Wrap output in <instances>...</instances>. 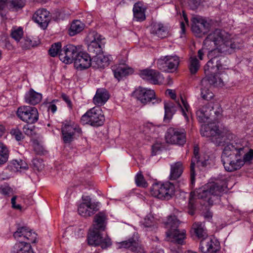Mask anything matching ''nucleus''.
Here are the masks:
<instances>
[{
	"mask_svg": "<svg viewBox=\"0 0 253 253\" xmlns=\"http://www.w3.org/2000/svg\"><path fill=\"white\" fill-rule=\"evenodd\" d=\"M242 40L224 30L216 29L211 31L204 41V46L209 50L211 59L204 67L205 74L222 72L228 69L229 61L222 54L230 53L231 49H239L242 45Z\"/></svg>",
	"mask_w": 253,
	"mask_h": 253,
	"instance_id": "nucleus-1",
	"label": "nucleus"
},
{
	"mask_svg": "<svg viewBox=\"0 0 253 253\" xmlns=\"http://www.w3.org/2000/svg\"><path fill=\"white\" fill-rule=\"evenodd\" d=\"M201 134L203 136L210 137L211 141L217 146L225 147L221 155V161L225 169L227 171L233 172L240 169L243 166V161L241 160V155L243 154V147L240 144H236L232 140L234 135L225 127L218 126H211L209 125H202Z\"/></svg>",
	"mask_w": 253,
	"mask_h": 253,
	"instance_id": "nucleus-2",
	"label": "nucleus"
},
{
	"mask_svg": "<svg viewBox=\"0 0 253 253\" xmlns=\"http://www.w3.org/2000/svg\"><path fill=\"white\" fill-rule=\"evenodd\" d=\"M227 177L220 175L215 182L208 183L197 190L191 192L189 201V213L194 214V200L195 198L204 199L210 205H212L214 201L218 199V196L227 188Z\"/></svg>",
	"mask_w": 253,
	"mask_h": 253,
	"instance_id": "nucleus-3",
	"label": "nucleus"
},
{
	"mask_svg": "<svg viewBox=\"0 0 253 253\" xmlns=\"http://www.w3.org/2000/svg\"><path fill=\"white\" fill-rule=\"evenodd\" d=\"M107 224V215L100 212L94 217L92 228L90 229L87 240L89 245L100 246L102 249H106L111 245V239L108 237H103L101 232L104 231Z\"/></svg>",
	"mask_w": 253,
	"mask_h": 253,
	"instance_id": "nucleus-4",
	"label": "nucleus"
},
{
	"mask_svg": "<svg viewBox=\"0 0 253 253\" xmlns=\"http://www.w3.org/2000/svg\"><path fill=\"white\" fill-rule=\"evenodd\" d=\"M166 228L169 229L167 232V239L170 242H176L182 244L186 237L185 231L177 229L179 220L175 216H169L165 222Z\"/></svg>",
	"mask_w": 253,
	"mask_h": 253,
	"instance_id": "nucleus-5",
	"label": "nucleus"
},
{
	"mask_svg": "<svg viewBox=\"0 0 253 253\" xmlns=\"http://www.w3.org/2000/svg\"><path fill=\"white\" fill-rule=\"evenodd\" d=\"M174 185L169 182L163 184L154 183L150 188L152 196L160 199H169L174 195Z\"/></svg>",
	"mask_w": 253,
	"mask_h": 253,
	"instance_id": "nucleus-6",
	"label": "nucleus"
},
{
	"mask_svg": "<svg viewBox=\"0 0 253 253\" xmlns=\"http://www.w3.org/2000/svg\"><path fill=\"white\" fill-rule=\"evenodd\" d=\"M104 121L102 111L99 107H94L90 109L81 118V122L83 124H89L92 126H100L103 125Z\"/></svg>",
	"mask_w": 253,
	"mask_h": 253,
	"instance_id": "nucleus-7",
	"label": "nucleus"
},
{
	"mask_svg": "<svg viewBox=\"0 0 253 253\" xmlns=\"http://www.w3.org/2000/svg\"><path fill=\"white\" fill-rule=\"evenodd\" d=\"M167 143L172 145H183L186 141V132L184 129L169 127L165 134Z\"/></svg>",
	"mask_w": 253,
	"mask_h": 253,
	"instance_id": "nucleus-8",
	"label": "nucleus"
},
{
	"mask_svg": "<svg viewBox=\"0 0 253 253\" xmlns=\"http://www.w3.org/2000/svg\"><path fill=\"white\" fill-rule=\"evenodd\" d=\"M62 139L64 143H70L74 139L76 133H81L82 130L79 125L72 121H65L61 128Z\"/></svg>",
	"mask_w": 253,
	"mask_h": 253,
	"instance_id": "nucleus-9",
	"label": "nucleus"
},
{
	"mask_svg": "<svg viewBox=\"0 0 253 253\" xmlns=\"http://www.w3.org/2000/svg\"><path fill=\"white\" fill-rule=\"evenodd\" d=\"M179 62V58L177 56L167 55L158 59L157 66L163 71L173 72L177 69Z\"/></svg>",
	"mask_w": 253,
	"mask_h": 253,
	"instance_id": "nucleus-10",
	"label": "nucleus"
},
{
	"mask_svg": "<svg viewBox=\"0 0 253 253\" xmlns=\"http://www.w3.org/2000/svg\"><path fill=\"white\" fill-rule=\"evenodd\" d=\"M18 118L27 123L34 124L39 119V113L36 108L30 106L19 107L17 111Z\"/></svg>",
	"mask_w": 253,
	"mask_h": 253,
	"instance_id": "nucleus-11",
	"label": "nucleus"
},
{
	"mask_svg": "<svg viewBox=\"0 0 253 253\" xmlns=\"http://www.w3.org/2000/svg\"><path fill=\"white\" fill-rule=\"evenodd\" d=\"M81 49V46L68 44L64 46L59 54L60 60L66 64L71 63Z\"/></svg>",
	"mask_w": 253,
	"mask_h": 253,
	"instance_id": "nucleus-12",
	"label": "nucleus"
},
{
	"mask_svg": "<svg viewBox=\"0 0 253 253\" xmlns=\"http://www.w3.org/2000/svg\"><path fill=\"white\" fill-rule=\"evenodd\" d=\"M192 22V31L197 37H201L203 36L210 29V23L201 17L195 16L193 17Z\"/></svg>",
	"mask_w": 253,
	"mask_h": 253,
	"instance_id": "nucleus-13",
	"label": "nucleus"
},
{
	"mask_svg": "<svg viewBox=\"0 0 253 253\" xmlns=\"http://www.w3.org/2000/svg\"><path fill=\"white\" fill-rule=\"evenodd\" d=\"M136 97L143 104H146L151 101L153 104L161 101L155 98V93L153 90L139 87L134 92Z\"/></svg>",
	"mask_w": 253,
	"mask_h": 253,
	"instance_id": "nucleus-14",
	"label": "nucleus"
},
{
	"mask_svg": "<svg viewBox=\"0 0 253 253\" xmlns=\"http://www.w3.org/2000/svg\"><path fill=\"white\" fill-rule=\"evenodd\" d=\"M167 95H168L172 99L175 101L178 105L180 107L182 115L187 120L188 116L191 114L190 107L185 98L181 95L180 96V99H176V96L175 91L172 89H167L166 91Z\"/></svg>",
	"mask_w": 253,
	"mask_h": 253,
	"instance_id": "nucleus-15",
	"label": "nucleus"
},
{
	"mask_svg": "<svg viewBox=\"0 0 253 253\" xmlns=\"http://www.w3.org/2000/svg\"><path fill=\"white\" fill-rule=\"evenodd\" d=\"M33 20L43 29L47 28L50 20V12L44 8H40L33 15Z\"/></svg>",
	"mask_w": 253,
	"mask_h": 253,
	"instance_id": "nucleus-16",
	"label": "nucleus"
},
{
	"mask_svg": "<svg viewBox=\"0 0 253 253\" xmlns=\"http://www.w3.org/2000/svg\"><path fill=\"white\" fill-rule=\"evenodd\" d=\"M83 201L78 208L79 213L83 216H90L97 211V205L89 197H85Z\"/></svg>",
	"mask_w": 253,
	"mask_h": 253,
	"instance_id": "nucleus-17",
	"label": "nucleus"
},
{
	"mask_svg": "<svg viewBox=\"0 0 253 253\" xmlns=\"http://www.w3.org/2000/svg\"><path fill=\"white\" fill-rule=\"evenodd\" d=\"M139 75L143 80L154 84H161L164 81L163 75L155 70L146 69L141 71Z\"/></svg>",
	"mask_w": 253,
	"mask_h": 253,
	"instance_id": "nucleus-18",
	"label": "nucleus"
},
{
	"mask_svg": "<svg viewBox=\"0 0 253 253\" xmlns=\"http://www.w3.org/2000/svg\"><path fill=\"white\" fill-rule=\"evenodd\" d=\"M14 237L17 240L22 241V239L26 241L27 243H34L37 239V234L32 230L26 227H21L14 232Z\"/></svg>",
	"mask_w": 253,
	"mask_h": 253,
	"instance_id": "nucleus-19",
	"label": "nucleus"
},
{
	"mask_svg": "<svg viewBox=\"0 0 253 253\" xmlns=\"http://www.w3.org/2000/svg\"><path fill=\"white\" fill-rule=\"evenodd\" d=\"M116 248L118 249H128L134 253H145L143 248L137 239L131 238L127 240L117 243Z\"/></svg>",
	"mask_w": 253,
	"mask_h": 253,
	"instance_id": "nucleus-20",
	"label": "nucleus"
},
{
	"mask_svg": "<svg viewBox=\"0 0 253 253\" xmlns=\"http://www.w3.org/2000/svg\"><path fill=\"white\" fill-rule=\"evenodd\" d=\"M25 5V0H0V15L3 17L8 9H16L23 7Z\"/></svg>",
	"mask_w": 253,
	"mask_h": 253,
	"instance_id": "nucleus-21",
	"label": "nucleus"
},
{
	"mask_svg": "<svg viewBox=\"0 0 253 253\" xmlns=\"http://www.w3.org/2000/svg\"><path fill=\"white\" fill-rule=\"evenodd\" d=\"M75 67L79 70L89 68L91 64V60L88 53L81 51L78 53L74 61Z\"/></svg>",
	"mask_w": 253,
	"mask_h": 253,
	"instance_id": "nucleus-22",
	"label": "nucleus"
},
{
	"mask_svg": "<svg viewBox=\"0 0 253 253\" xmlns=\"http://www.w3.org/2000/svg\"><path fill=\"white\" fill-rule=\"evenodd\" d=\"M200 250L203 253H216L219 250V245L217 243H214L208 236L205 238L201 239Z\"/></svg>",
	"mask_w": 253,
	"mask_h": 253,
	"instance_id": "nucleus-23",
	"label": "nucleus"
},
{
	"mask_svg": "<svg viewBox=\"0 0 253 253\" xmlns=\"http://www.w3.org/2000/svg\"><path fill=\"white\" fill-rule=\"evenodd\" d=\"M209 75L205 74L206 77L204 78L202 81V85L208 86L209 84H212L214 86H222L224 85V83L221 77L218 75L220 74V72H211Z\"/></svg>",
	"mask_w": 253,
	"mask_h": 253,
	"instance_id": "nucleus-24",
	"label": "nucleus"
},
{
	"mask_svg": "<svg viewBox=\"0 0 253 253\" xmlns=\"http://www.w3.org/2000/svg\"><path fill=\"white\" fill-rule=\"evenodd\" d=\"M115 78L120 81L122 78L133 73V69L125 64H119L112 67Z\"/></svg>",
	"mask_w": 253,
	"mask_h": 253,
	"instance_id": "nucleus-25",
	"label": "nucleus"
},
{
	"mask_svg": "<svg viewBox=\"0 0 253 253\" xmlns=\"http://www.w3.org/2000/svg\"><path fill=\"white\" fill-rule=\"evenodd\" d=\"M110 95L106 89L98 88L93 98V102L96 105L102 106L107 101Z\"/></svg>",
	"mask_w": 253,
	"mask_h": 253,
	"instance_id": "nucleus-26",
	"label": "nucleus"
},
{
	"mask_svg": "<svg viewBox=\"0 0 253 253\" xmlns=\"http://www.w3.org/2000/svg\"><path fill=\"white\" fill-rule=\"evenodd\" d=\"M211 109L209 105H206L200 108L196 112V116L200 123H206L209 122L208 120L211 115Z\"/></svg>",
	"mask_w": 253,
	"mask_h": 253,
	"instance_id": "nucleus-27",
	"label": "nucleus"
},
{
	"mask_svg": "<svg viewBox=\"0 0 253 253\" xmlns=\"http://www.w3.org/2000/svg\"><path fill=\"white\" fill-rule=\"evenodd\" d=\"M42 98V94L35 91L33 89L30 90L25 95V102L28 104L33 105L40 103Z\"/></svg>",
	"mask_w": 253,
	"mask_h": 253,
	"instance_id": "nucleus-28",
	"label": "nucleus"
},
{
	"mask_svg": "<svg viewBox=\"0 0 253 253\" xmlns=\"http://www.w3.org/2000/svg\"><path fill=\"white\" fill-rule=\"evenodd\" d=\"M12 252L13 253H33L31 245L21 241H19L14 245Z\"/></svg>",
	"mask_w": 253,
	"mask_h": 253,
	"instance_id": "nucleus-29",
	"label": "nucleus"
},
{
	"mask_svg": "<svg viewBox=\"0 0 253 253\" xmlns=\"http://www.w3.org/2000/svg\"><path fill=\"white\" fill-rule=\"evenodd\" d=\"M183 170V166L180 162L171 165L170 179L175 180L179 178L182 173Z\"/></svg>",
	"mask_w": 253,
	"mask_h": 253,
	"instance_id": "nucleus-30",
	"label": "nucleus"
},
{
	"mask_svg": "<svg viewBox=\"0 0 253 253\" xmlns=\"http://www.w3.org/2000/svg\"><path fill=\"white\" fill-rule=\"evenodd\" d=\"M133 15L136 21H142L145 19V8L142 3L138 2L134 5Z\"/></svg>",
	"mask_w": 253,
	"mask_h": 253,
	"instance_id": "nucleus-31",
	"label": "nucleus"
},
{
	"mask_svg": "<svg viewBox=\"0 0 253 253\" xmlns=\"http://www.w3.org/2000/svg\"><path fill=\"white\" fill-rule=\"evenodd\" d=\"M160 127L152 123L146 124L143 127V132L146 137L156 138L159 133Z\"/></svg>",
	"mask_w": 253,
	"mask_h": 253,
	"instance_id": "nucleus-32",
	"label": "nucleus"
},
{
	"mask_svg": "<svg viewBox=\"0 0 253 253\" xmlns=\"http://www.w3.org/2000/svg\"><path fill=\"white\" fill-rule=\"evenodd\" d=\"M151 33L160 38H164L168 34L166 28L161 23H154L152 25Z\"/></svg>",
	"mask_w": 253,
	"mask_h": 253,
	"instance_id": "nucleus-33",
	"label": "nucleus"
},
{
	"mask_svg": "<svg viewBox=\"0 0 253 253\" xmlns=\"http://www.w3.org/2000/svg\"><path fill=\"white\" fill-rule=\"evenodd\" d=\"M192 231L200 239H202L208 237V234L205 228L204 225L202 223H194L192 226Z\"/></svg>",
	"mask_w": 253,
	"mask_h": 253,
	"instance_id": "nucleus-34",
	"label": "nucleus"
},
{
	"mask_svg": "<svg viewBox=\"0 0 253 253\" xmlns=\"http://www.w3.org/2000/svg\"><path fill=\"white\" fill-rule=\"evenodd\" d=\"M236 144H240L243 148V154L241 155V160L243 161L244 165L246 162H250L253 158V151L252 150L248 151V148L245 146L243 142L240 139L234 141Z\"/></svg>",
	"mask_w": 253,
	"mask_h": 253,
	"instance_id": "nucleus-35",
	"label": "nucleus"
},
{
	"mask_svg": "<svg viewBox=\"0 0 253 253\" xmlns=\"http://www.w3.org/2000/svg\"><path fill=\"white\" fill-rule=\"evenodd\" d=\"M84 25L80 20L74 21L69 30V34L71 36H74L75 35L80 33L83 30Z\"/></svg>",
	"mask_w": 253,
	"mask_h": 253,
	"instance_id": "nucleus-36",
	"label": "nucleus"
},
{
	"mask_svg": "<svg viewBox=\"0 0 253 253\" xmlns=\"http://www.w3.org/2000/svg\"><path fill=\"white\" fill-rule=\"evenodd\" d=\"M194 157L191 159V163L190 166V171H191V183L193 184L195 181V171L194 168L196 163H198L200 162L199 156V148L195 147L194 149Z\"/></svg>",
	"mask_w": 253,
	"mask_h": 253,
	"instance_id": "nucleus-37",
	"label": "nucleus"
},
{
	"mask_svg": "<svg viewBox=\"0 0 253 253\" xmlns=\"http://www.w3.org/2000/svg\"><path fill=\"white\" fill-rule=\"evenodd\" d=\"M104 38L99 34L95 31L90 32L88 33L86 38V44L92 43V42L103 43Z\"/></svg>",
	"mask_w": 253,
	"mask_h": 253,
	"instance_id": "nucleus-38",
	"label": "nucleus"
},
{
	"mask_svg": "<svg viewBox=\"0 0 253 253\" xmlns=\"http://www.w3.org/2000/svg\"><path fill=\"white\" fill-rule=\"evenodd\" d=\"M102 44L103 43L95 42L87 44L88 51L91 53L93 56H96L99 55L102 52Z\"/></svg>",
	"mask_w": 253,
	"mask_h": 253,
	"instance_id": "nucleus-39",
	"label": "nucleus"
},
{
	"mask_svg": "<svg viewBox=\"0 0 253 253\" xmlns=\"http://www.w3.org/2000/svg\"><path fill=\"white\" fill-rule=\"evenodd\" d=\"M9 152L7 146L0 142V166L5 164L8 160Z\"/></svg>",
	"mask_w": 253,
	"mask_h": 253,
	"instance_id": "nucleus-40",
	"label": "nucleus"
},
{
	"mask_svg": "<svg viewBox=\"0 0 253 253\" xmlns=\"http://www.w3.org/2000/svg\"><path fill=\"white\" fill-rule=\"evenodd\" d=\"M200 65L195 55H191L189 58V70L191 74H195L199 69Z\"/></svg>",
	"mask_w": 253,
	"mask_h": 253,
	"instance_id": "nucleus-41",
	"label": "nucleus"
},
{
	"mask_svg": "<svg viewBox=\"0 0 253 253\" xmlns=\"http://www.w3.org/2000/svg\"><path fill=\"white\" fill-rule=\"evenodd\" d=\"M98 57H95L94 58L95 64L99 68H104L109 64V58L108 56L99 55Z\"/></svg>",
	"mask_w": 253,
	"mask_h": 253,
	"instance_id": "nucleus-42",
	"label": "nucleus"
},
{
	"mask_svg": "<svg viewBox=\"0 0 253 253\" xmlns=\"http://www.w3.org/2000/svg\"><path fill=\"white\" fill-rule=\"evenodd\" d=\"M141 224L145 228H151L156 224L154 217L151 214L147 215L141 221Z\"/></svg>",
	"mask_w": 253,
	"mask_h": 253,
	"instance_id": "nucleus-43",
	"label": "nucleus"
},
{
	"mask_svg": "<svg viewBox=\"0 0 253 253\" xmlns=\"http://www.w3.org/2000/svg\"><path fill=\"white\" fill-rule=\"evenodd\" d=\"M12 164L14 167L17 170L19 169H28V165L27 163L22 160H16L12 161Z\"/></svg>",
	"mask_w": 253,
	"mask_h": 253,
	"instance_id": "nucleus-44",
	"label": "nucleus"
},
{
	"mask_svg": "<svg viewBox=\"0 0 253 253\" xmlns=\"http://www.w3.org/2000/svg\"><path fill=\"white\" fill-rule=\"evenodd\" d=\"M23 35V30L21 27L14 28L11 30V36L16 41H19Z\"/></svg>",
	"mask_w": 253,
	"mask_h": 253,
	"instance_id": "nucleus-45",
	"label": "nucleus"
},
{
	"mask_svg": "<svg viewBox=\"0 0 253 253\" xmlns=\"http://www.w3.org/2000/svg\"><path fill=\"white\" fill-rule=\"evenodd\" d=\"M10 134L18 141L21 140L24 137L22 132L18 127L11 129L10 131Z\"/></svg>",
	"mask_w": 253,
	"mask_h": 253,
	"instance_id": "nucleus-46",
	"label": "nucleus"
},
{
	"mask_svg": "<svg viewBox=\"0 0 253 253\" xmlns=\"http://www.w3.org/2000/svg\"><path fill=\"white\" fill-rule=\"evenodd\" d=\"M61 43L60 42L55 43L52 45L48 50L49 54L52 57H55L57 55L59 50L61 48Z\"/></svg>",
	"mask_w": 253,
	"mask_h": 253,
	"instance_id": "nucleus-47",
	"label": "nucleus"
},
{
	"mask_svg": "<svg viewBox=\"0 0 253 253\" xmlns=\"http://www.w3.org/2000/svg\"><path fill=\"white\" fill-rule=\"evenodd\" d=\"M135 183L139 187H145L147 186V183L145 180L143 175L138 173L135 178Z\"/></svg>",
	"mask_w": 253,
	"mask_h": 253,
	"instance_id": "nucleus-48",
	"label": "nucleus"
},
{
	"mask_svg": "<svg viewBox=\"0 0 253 253\" xmlns=\"http://www.w3.org/2000/svg\"><path fill=\"white\" fill-rule=\"evenodd\" d=\"M202 97L205 100H210L213 96V93L211 91L208 87H202L201 88Z\"/></svg>",
	"mask_w": 253,
	"mask_h": 253,
	"instance_id": "nucleus-49",
	"label": "nucleus"
},
{
	"mask_svg": "<svg viewBox=\"0 0 253 253\" xmlns=\"http://www.w3.org/2000/svg\"><path fill=\"white\" fill-rule=\"evenodd\" d=\"M33 148L35 153L38 155H42L44 153V148L43 146L37 141H34Z\"/></svg>",
	"mask_w": 253,
	"mask_h": 253,
	"instance_id": "nucleus-50",
	"label": "nucleus"
},
{
	"mask_svg": "<svg viewBox=\"0 0 253 253\" xmlns=\"http://www.w3.org/2000/svg\"><path fill=\"white\" fill-rule=\"evenodd\" d=\"M34 126L29 125H25L23 128V132L28 136H32L35 133Z\"/></svg>",
	"mask_w": 253,
	"mask_h": 253,
	"instance_id": "nucleus-51",
	"label": "nucleus"
},
{
	"mask_svg": "<svg viewBox=\"0 0 253 253\" xmlns=\"http://www.w3.org/2000/svg\"><path fill=\"white\" fill-rule=\"evenodd\" d=\"M165 115L164 117V120L166 121L167 120H169L171 118V113L170 110V106L168 104H165Z\"/></svg>",
	"mask_w": 253,
	"mask_h": 253,
	"instance_id": "nucleus-52",
	"label": "nucleus"
},
{
	"mask_svg": "<svg viewBox=\"0 0 253 253\" xmlns=\"http://www.w3.org/2000/svg\"><path fill=\"white\" fill-rule=\"evenodd\" d=\"M11 192L10 187L4 184L0 186V193L4 195H9Z\"/></svg>",
	"mask_w": 253,
	"mask_h": 253,
	"instance_id": "nucleus-53",
	"label": "nucleus"
},
{
	"mask_svg": "<svg viewBox=\"0 0 253 253\" xmlns=\"http://www.w3.org/2000/svg\"><path fill=\"white\" fill-rule=\"evenodd\" d=\"M188 2L191 9H195L201 4V0H188Z\"/></svg>",
	"mask_w": 253,
	"mask_h": 253,
	"instance_id": "nucleus-54",
	"label": "nucleus"
},
{
	"mask_svg": "<svg viewBox=\"0 0 253 253\" xmlns=\"http://www.w3.org/2000/svg\"><path fill=\"white\" fill-rule=\"evenodd\" d=\"M33 164L35 168L38 170L42 169L43 167L42 161L40 159H34L33 160Z\"/></svg>",
	"mask_w": 253,
	"mask_h": 253,
	"instance_id": "nucleus-55",
	"label": "nucleus"
},
{
	"mask_svg": "<svg viewBox=\"0 0 253 253\" xmlns=\"http://www.w3.org/2000/svg\"><path fill=\"white\" fill-rule=\"evenodd\" d=\"M61 97L63 100L65 101V102L67 103L68 106L71 109L72 107V104L69 97L65 94H62L61 95Z\"/></svg>",
	"mask_w": 253,
	"mask_h": 253,
	"instance_id": "nucleus-56",
	"label": "nucleus"
},
{
	"mask_svg": "<svg viewBox=\"0 0 253 253\" xmlns=\"http://www.w3.org/2000/svg\"><path fill=\"white\" fill-rule=\"evenodd\" d=\"M16 196H14L12 198L11 200V203L12 205V207L13 209H16V210H21V207L19 204H16Z\"/></svg>",
	"mask_w": 253,
	"mask_h": 253,
	"instance_id": "nucleus-57",
	"label": "nucleus"
},
{
	"mask_svg": "<svg viewBox=\"0 0 253 253\" xmlns=\"http://www.w3.org/2000/svg\"><path fill=\"white\" fill-rule=\"evenodd\" d=\"M161 149V144L159 143H156L154 144L152 147V153L153 155H155L157 154V153L158 151H159Z\"/></svg>",
	"mask_w": 253,
	"mask_h": 253,
	"instance_id": "nucleus-58",
	"label": "nucleus"
},
{
	"mask_svg": "<svg viewBox=\"0 0 253 253\" xmlns=\"http://www.w3.org/2000/svg\"><path fill=\"white\" fill-rule=\"evenodd\" d=\"M25 43L22 45L23 48H29L31 46H34L32 43V41L29 39H25Z\"/></svg>",
	"mask_w": 253,
	"mask_h": 253,
	"instance_id": "nucleus-59",
	"label": "nucleus"
},
{
	"mask_svg": "<svg viewBox=\"0 0 253 253\" xmlns=\"http://www.w3.org/2000/svg\"><path fill=\"white\" fill-rule=\"evenodd\" d=\"M181 28V37H182V35H184L185 32V24L184 22H181L180 23Z\"/></svg>",
	"mask_w": 253,
	"mask_h": 253,
	"instance_id": "nucleus-60",
	"label": "nucleus"
},
{
	"mask_svg": "<svg viewBox=\"0 0 253 253\" xmlns=\"http://www.w3.org/2000/svg\"><path fill=\"white\" fill-rule=\"evenodd\" d=\"M203 49H199L198 51V56L200 60H202L204 56Z\"/></svg>",
	"mask_w": 253,
	"mask_h": 253,
	"instance_id": "nucleus-61",
	"label": "nucleus"
},
{
	"mask_svg": "<svg viewBox=\"0 0 253 253\" xmlns=\"http://www.w3.org/2000/svg\"><path fill=\"white\" fill-rule=\"evenodd\" d=\"M48 109L53 113H55L57 110V107L55 104H52L49 106Z\"/></svg>",
	"mask_w": 253,
	"mask_h": 253,
	"instance_id": "nucleus-62",
	"label": "nucleus"
},
{
	"mask_svg": "<svg viewBox=\"0 0 253 253\" xmlns=\"http://www.w3.org/2000/svg\"><path fill=\"white\" fill-rule=\"evenodd\" d=\"M5 131V127L3 126L0 125V137L4 133Z\"/></svg>",
	"mask_w": 253,
	"mask_h": 253,
	"instance_id": "nucleus-63",
	"label": "nucleus"
},
{
	"mask_svg": "<svg viewBox=\"0 0 253 253\" xmlns=\"http://www.w3.org/2000/svg\"><path fill=\"white\" fill-rule=\"evenodd\" d=\"M152 253H164V252L163 250L160 249L153 251Z\"/></svg>",
	"mask_w": 253,
	"mask_h": 253,
	"instance_id": "nucleus-64",
	"label": "nucleus"
}]
</instances>
